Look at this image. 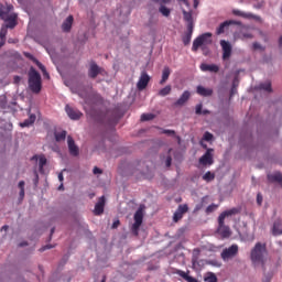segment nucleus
Returning a JSON list of instances; mask_svg holds the SVG:
<instances>
[{
  "label": "nucleus",
  "mask_w": 282,
  "mask_h": 282,
  "mask_svg": "<svg viewBox=\"0 0 282 282\" xmlns=\"http://www.w3.org/2000/svg\"><path fill=\"white\" fill-rule=\"evenodd\" d=\"M265 257H268V249L265 243L257 242L254 248L251 250V261L253 265H265Z\"/></svg>",
  "instance_id": "obj_2"
},
{
  "label": "nucleus",
  "mask_w": 282,
  "mask_h": 282,
  "mask_svg": "<svg viewBox=\"0 0 282 282\" xmlns=\"http://www.w3.org/2000/svg\"><path fill=\"white\" fill-rule=\"evenodd\" d=\"M118 226H120V220L119 219H117V220H115L113 223H112V229H116V228H118Z\"/></svg>",
  "instance_id": "obj_55"
},
{
  "label": "nucleus",
  "mask_w": 282,
  "mask_h": 282,
  "mask_svg": "<svg viewBox=\"0 0 282 282\" xmlns=\"http://www.w3.org/2000/svg\"><path fill=\"white\" fill-rule=\"evenodd\" d=\"M203 180L204 182H213V180H215V173L208 171L203 175Z\"/></svg>",
  "instance_id": "obj_32"
},
{
  "label": "nucleus",
  "mask_w": 282,
  "mask_h": 282,
  "mask_svg": "<svg viewBox=\"0 0 282 282\" xmlns=\"http://www.w3.org/2000/svg\"><path fill=\"white\" fill-rule=\"evenodd\" d=\"M150 82H151V76H149L147 72H142L137 83V89H139V91H143V89H147Z\"/></svg>",
  "instance_id": "obj_10"
},
{
  "label": "nucleus",
  "mask_w": 282,
  "mask_h": 282,
  "mask_svg": "<svg viewBox=\"0 0 282 282\" xmlns=\"http://www.w3.org/2000/svg\"><path fill=\"white\" fill-rule=\"evenodd\" d=\"M18 187L20 188V191H25V181H20Z\"/></svg>",
  "instance_id": "obj_51"
},
{
  "label": "nucleus",
  "mask_w": 282,
  "mask_h": 282,
  "mask_svg": "<svg viewBox=\"0 0 282 282\" xmlns=\"http://www.w3.org/2000/svg\"><path fill=\"white\" fill-rule=\"evenodd\" d=\"M203 105L202 104H198V105H196V109H195V113H196V116H202V109H203Z\"/></svg>",
  "instance_id": "obj_42"
},
{
  "label": "nucleus",
  "mask_w": 282,
  "mask_h": 282,
  "mask_svg": "<svg viewBox=\"0 0 282 282\" xmlns=\"http://www.w3.org/2000/svg\"><path fill=\"white\" fill-rule=\"evenodd\" d=\"M169 76H171V68L165 66L162 72V79L160 80V85H164L169 80Z\"/></svg>",
  "instance_id": "obj_25"
},
{
  "label": "nucleus",
  "mask_w": 282,
  "mask_h": 282,
  "mask_svg": "<svg viewBox=\"0 0 282 282\" xmlns=\"http://www.w3.org/2000/svg\"><path fill=\"white\" fill-rule=\"evenodd\" d=\"M34 63L35 65H37L39 69H41L43 76H45V78H50V73H47L45 66L41 62H39V59H36Z\"/></svg>",
  "instance_id": "obj_27"
},
{
  "label": "nucleus",
  "mask_w": 282,
  "mask_h": 282,
  "mask_svg": "<svg viewBox=\"0 0 282 282\" xmlns=\"http://www.w3.org/2000/svg\"><path fill=\"white\" fill-rule=\"evenodd\" d=\"M259 88L263 89L264 91H272V84L267 82L264 84H260Z\"/></svg>",
  "instance_id": "obj_35"
},
{
  "label": "nucleus",
  "mask_w": 282,
  "mask_h": 282,
  "mask_svg": "<svg viewBox=\"0 0 282 282\" xmlns=\"http://www.w3.org/2000/svg\"><path fill=\"white\" fill-rule=\"evenodd\" d=\"M173 162V158H171V155H169L165 160V166L169 169L171 166Z\"/></svg>",
  "instance_id": "obj_47"
},
{
  "label": "nucleus",
  "mask_w": 282,
  "mask_h": 282,
  "mask_svg": "<svg viewBox=\"0 0 282 282\" xmlns=\"http://www.w3.org/2000/svg\"><path fill=\"white\" fill-rule=\"evenodd\" d=\"M204 140H205L206 142H210V140H213V133H210V132H205V133H204Z\"/></svg>",
  "instance_id": "obj_43"
},
{
  "label": "nucleus",
  "mask_w": 282,
  "mask_h": 282,
  "mask_svg": "<svg viewBox=\"0 0 282 282\" xmlns=\"http://www.w3.org/2000/svg\"><path fill=\"white\" fill-rule=\"evenodd\" d=\"M191 39H193V35L191 33H185V35L183 36L184 45H191Z\"/></svg>",
  "instance_id": "obj_37"
},
{
  "label": "nucleus",
  "mask_w": 282,
  "mask_h": 282,
  "mask_svg": "<svg viewBox=\"0 0 282 282\" xmlns=\"http://www.w3.org/2000/svg\"><path fill=\"white\" fill-rule=\"evenodd\" d=\"M72 25H74V15H68L62 24L63 32H72Z\"/></svg>",
  "instance_id": "obj_20"
},
{
  "label": "nucleus",
  "mask_w": 282,
  "mask_h": 282,
  "mask_svg": "<svg viewBox=\"0 0 282 282\" xmlns=\"http://www.w3.org/2000/svg\"><path fill=\"white\" fill-rule=\"evenodd\" d=\"M171 91H172V87H171V85H167L164 88H162L161 90H159L158 96L165 97V96H169L171 94Z\"/></svg>",
  "instance_id": "obj_28"
},
{
  "label": "nucleus",
  "mask_w": 282,
  "mask_h": 282,
  "mask_svg": "<svg viewBox=\"0 0 282 282\" xmlns=\"http://www.w3.org/2000/svg\"><path fill=\"white\" fill-rule=\"evenodd\" d=\"M236 93H237V88L235 87V83H234L230 96H235Z\"/></svg>",
  "instance_id": "obj_57"
},
{
  "label": "nucleus",
  "mask_w": 282,
  "mask_h": 282,
  "mask_svg": "<svg viewBox=\"0 0 282 282\" xmlns=\"http://www.w3.org/2000/svg\"><path fill=\"white\" fill-rule=\"evenodd\" d=\"M153 3H160V6H169L171 0H151Z\"/></svg>",
  "instance_id": "obj_40"
},
{
  "label": "nucleus",
  "mask_w": 282,
  "mask_h": 282,
  "mask_svg": "<svg viewBox=\"0 0 282 282\" xmlns=\"http://www.w3.org/2000/svg\"><path fill=\"white\" fill-rule=\"evenodd\" d=\"M213 149H207L205 154L198 160L199 164L203 166H213L215 160L213 159Z\"/></svg>",
  "instance_id": "obj_8"
},
{
  "label": "nucleus",
  "mask_w": 282,
  "mask_h": 282,
  "mask_svg": "<svg viewBox=\"0 0 282 282\" xmlns=\"http://www.w3.org/2000/svg\"><path fill=\"white\" fill-rule=\"evenodd\" d=\"M91 98H94L95 100H97V102H102V97L99 94H93Z\"/></svg>",
  "instance_id": "obj_45"
},
{
  "label": "nucleus",
  "mask_w": 282,
  "mask_h": 282,
  "mask_svg": "<svg viewBox=\"0 0 282 282\" xmlns=\"http://www.w3.org/2000/svg\"><path fill=\"white\" fill-rule=\"evenodd\" d=\"M191 98V91L185 90L177 101L174 102V107H184Z\"/></svg>",
  "instance_id": "obj_14"
},
{
  "label": "nucleus",
  "mask_w": 282,
  "mask_h": 282,
  "mask_svg": "<svg viewBox=\"0 0 282 282\" xmlns=\"http://www.w3.org/2000/svg\"><path fill=\"white\" fill-rule=\"evenodd\" d=\"M188 213V205H180L173 215V221L177 224Z\"/></svg>",
  "instance_id": "obj_13"
},
{
  "label": "nucleus",
  "mask_w": 282,
  "mask_h": 282,
  "mask_svg": "<svg viewBox=\"0 0 282 282\" xmlns=\"http://www.w3.org/2000/svg\"><path fill=\"white\" fill-rule=\"evenodd\" d=\"M6 36H8V28L2 26L0 30V39L1 41H6Z\"/></svg>",
  "instance_id": "obj_39"
},
{
  "label": "nucleus",
  "mask_w": 282,
  "mask_h": 282,
  "mask_svg": "<svg viewBox=\"0 0 282 282\" xmlns=\"http://www.w3.org/2000/svg\"><path fill=\"white\" fill-rule=\"evenodd\" d=\"M20 202H23L24 197H25V189H20Z\"/></svg>",
  "instance_id": "obj_54"
},
{
  "label": "nucleus",
  "mask_w": 282,
  "mask_h": 282,
  "mask_svg": "<svg viewBox=\"0 0 282 282\" xmlns=\"http://www.w3.org/2000/svg\"><path fill=\"white\" fill-rule=\"evenodd\" d=\"M54 231H55V228L53 227V228L51 229L50 240L52 239V235H54Z\"/></svg>",
  "instance_id": "obj_62"
},
{
  "label": "nucleus",
  "mask_w": 282,
  "mask_h": 282,
  "mask_svg": "<svg viewBox=\"0 0 282 282\" xmlns=\"http://www.w3.org/2000/svg\"><path fill=\"white\" fill-rule=\"evenodd\" d=\"M193 28H195V24L193 22H188L186 34H192L193 35Z\"/></svg>",
  "instance_id": "obj_41"
},
{
  "label": "nucleus",
  "mask_w": 282,
  "mask_h": 282,
  "mask_svg": "<svg viewBox=\"0 0 282 282\" xmlns=\"http://www.w3.org/2000/svg\"><path fill=\"white\" fill-rule=\"evenodd\" d=\"M143 219H144V212L142 210V208H139L134 213V223L132 225V232L135 237H138L140 232V226H142Z\"/></svg>",
  "instance_id": "obj_5"
},
{
  "label": "nucleus",
  "mask_w": 282,
  "mask_h": 282,
  "mask_svg": "<svg viewBox=\"0 0 282 282\" xmlns=\"http://www.w3.org/2000/svg\"><path fill=\"white\" fill-rule=\"evenodd\" d=\"M159 12L163 15V17H171V9L166 8V6L161 4L159 8Z\"/></svg>",
  "instance_id": "obj_30"
},
{
  "label": "nucleus",
  "mask_w": 282,
  "mask_h": 282,
  "mask_svg": "<svg viewBox=\"0 0 282 282\" xmlns=\"http://www.w3.org/2000/svg\"><path fill=\"white\" fill-rule=\"evenodd\" d=\"M8 225L2 226L1 230H8Z\"/></svg>",
  "instance_id": "obj_64"
},
{
  "label": "nucleus",
  "mask_w": 282,
  "mask_h": 282,
  "mask_svg": "<svg viewBox=\"0 0 282 282\" xmlns=\"http://www.w3.org/2000/svg\"><path fill=\"white\" fill-rule=\"evenodd\" d=\"M104 72H105V69L102 67L98 66V64H96V62H90L89 69H88L89 78H97L98 75L102 74Z\"/></svg>",
  "instance_id": "obj_11"
},
{
  "label": "nucleus",
  "mask_w": 282,
  "mask_h": 282,
  "mask_svg": "<svg viewBox=\"0 0 282 282\" xmlns=\"http://www.w3.org/2000/svg\"><path fill=\"white\" fill-rule=\"evenodd\" d=\"M239 254V246L231 245L229 248H225L220 253L223 261H230V259H235V256Z\"/></svg>",
  "instance_id": "obj_6"
},
{
  "label": "nucleus",
  "mask_w": 282,
  "mask_h": 282,
  "mask_svg": "<svg viewBox=\"0 0 282 282\" xmlns=\"http://www.w3.org/2000/svg\"><path fill=\"white\" fill-rule=\"evenodd\" d=\"M24 56L30 61H32L33 63H35L36 61V57H34V55H32L31 53H24Z\"/></svg>",
  "instance_id": "obj_46"
},
{
  "label": "nucleus",
  "mask_w": 282,
  "mask_h": 282,
  "mask_svg": "<svg viewBox=\"0 0 282 282\" xmlns=\"http://www.w3.org/2000/svg\"><path fill=\"white\" fill-rule=\"evenodd\" d=\"M199 67L202 72H210L212 74H217L219 72V67L217 66V64L203 63Z\"/></svg>",
  "instance_id": "obj_17"
},
{
  "label": "nucleus",
  "mask_w": 282,
  "mask_h": 282,
  "mask_svg": "<svg viewBox=\"0 0 282 282\" xmlns=\"http://www.w3.org/2000/svg\"><path fill=\"white\" fill-rule=\"evenodd\" d=\"M155 115L153 113H143L141 115V122H149V120H154Z\"/></svg>",
  "instance_id": "obj_34"
},
{
  "label": "nucleus",
  "mask_w": 282,
  "mask_h": 282,
  "mask_svg": "<svg viewBox=\"0 0 282 282\" xmlns=\"http://www.w3.org/2000/svg\"><path fill=\"white\" fill-rule=\"evenodd\" d=\"M213 33H204L196 37L193 42L192 52H197L202 45H210L213 43Z\"/></svg>",
  "instance_id": "obj_4"
},
{
  "label": "nucleus",
  "mask_w": 282,
  "mask_h": 282,
  "mask_svg": "<svg viewBox=\"0 0 282 282\" xmlns=\"http://www.w3.org/2000/svg\"><path fill=\"white\" fill-rule=\"evenodd\" d=\"M34 122H36V115H30L28 119L20 123V127H22V129H24L25 127H32Z\"/></svg>",
  "instance_id": "obj_23"
},
{
  "label": "nucleus",
  "mask_w": 282,
  "mask_h": 282,
  "mask_svg": "<svg viewBox=\"0 0 282 282\" xmlns=\"http://www.w3.org/2000/svg\"><path fill=\"white\" fill-rule=\"evenodd\" d=\"M269 182H276L278 184H282V174L281 172H275L273 174H268Z\"/></svg>",
  "instance_id": "obj_24"
},
{
  "label": "nucleus",
  "mask_w": 282,
  "mask_h": 282,
  "mask_svg": "<svg viewBox=\"0 0 282 282\" xmlns=\"http://www.w3.org/2000/svg\"><path fill=\"white\" fill-rule=\"evenodd\" d=\"M225 221V219L218 217L217 232L221 237V239H228L232 235V231H230V227L226 226Z\"/></svg>",
  "instance_id": "obj_7"
},
{
  "label": "nucleus",
  "mask_w": 282,
  "mask_h": 282,
  "mask_svg": "<svg viewBox=\"0 0 282 282\" xmlns=\"http://www.w3.org/2000/svg\"><path fill=\"white\" fill-rule=\"evenodd\" d=\"M217 208H218V205L212 204L206 208L205 213H206V215H210V213H215V210H217Z\"/></svg>",
  "instance_id": "obj_38"
},
{
  "label": "nucleus",
  "mask_w": 282,
  "mask_h": 282,
  "mask_svg": "<svg viewBox=\"0 0 282 282\" xmlns=\"http://www.w3.org/2000/svg\"><path fill=\"white\" fill-rule=\"evenodd\" d=\"M105 196L99 197L97 204L95 205V215H102L105 213Z\"/></svg>",
  "instance_id": "obj_18"
},
{
  "label": "nucleus",
  "mask_w": 282,
  "mask_h": 282,
  "mask_svg": "<svg viewBox=\"0 0 282 282\" xmlns=\"http://www.w3.org/2000/svg\"><path fill=\"white\" fill-rule=\"evenodd\" d=\"M279 45H280V47H282V36H280V39H279Z\"/></svg>",
  "instance_id": "obj_63"
},
{
  "label": "nucleus",
  "mask_w": 282,
  "mask_h": 282,
  "mask_svg": "<svg viewBox=\"0 0 282 282\" xmlns=\"http://www.w3.org/2000/svg\"><path fill=\"white\" fill-rule=\"evenodd\" d=\"M240 213H241V209H239L237 207H234L231 209L223 212L218 217L220 219H225L226 220L227 217H232V215H239Z\"/></svg>",
  "instance_id": "obj_19"
},
{
  "label": "nucleus",
  "mask_w": 282,
  "mask_h": 282,
  "mask_svg": "<svg viewBox=\"0 0 282 282\" xmlns=\"http://www.w3.org/2000/svg\"><path fill=\"white\" fill-rule=\"evenodd\" d=\"M77 94H78V96H80V98H84L86 104H89V99L87 98L86 93H77Z\"/></svg>",
  "instance_id": "obj_49"
},
{
  "label": "nucleus",
  "mask_w": 282,
  "mask_h": 282,
  "mask_svg": "<svg viewBox=\"0 0 282 282\" xmlns=\"http://www.w3.org/2000/svg\"><path fill=\"white\" fill-rule=\"evenodd\" d=\"M253 50H261V44H259L258 42H254Z\"/></svg>",
  "instance_id": "obj_56"
},
{
  "label": "nucleus",
  "mask_w": 282,
  "mask_h": 282,
  "mask_svg": "<svg viewBox=\"0 0 282 282\" xmlns=\"http://www.w3.org/2000/svg\"><path fill=\"white\" fill-rule=\"evenodd\" d=\"M202 113H203V116H208V113H210V111L209 110H203Z\"/></svg>",
  "instance_id": "obj_59"
},
{
  "label": "nucleus",
  "mask_w": 282,
  "mask_h": 282,
  "mask_svg": "<svg viewBox=\"0 0 282 282\" xmlns=\"http://www.w3.org/2000/svg\"><path fill=\"white\" fill-rule=\"evenodd\" d=\"M257 204L258 206H261V204H263V195H261V193L257 194Z\"/></svg>",
  "instance_id": "obj_44"
},
{
  "label": "nucleus",
  "mask_w": 282,
  "mask_h": 282,
  "mask_svg": "<svg viewBox=\"0 0 282 282\" xmlns=\"http://www.w3.org/2000/svg\"><path fill=\"white\" fill-rule=\"evenodd\" d=\"M162 133H164L165 135H175L174 130H162Z\"/></svg>",
  "instance_id": "obj_50"
},
{
  "label": "nucleus",
  "mask_w": 282,
  "mask_h": 282,
  "mask_svg": "<svg viewBox=\"0 0 282 282\" xmlns=\"http://www.w3.org/2000/svg\"><path fill=\"white\" fill-rule=\"evenodd\" d=\"M58 180H59V182H63V180H64L63 173H59V174H58Z\"/></svg>",
  "instance_id": "obj_60"
},
{
  "label": "nucleus",
  "mask_w": 282,
  "mask_h": 282,
  "mask_svg": "<svg viewBox=\"0 0 282 282\" xmlns=\"http://www.w3.org/2000/svg\"><path fill=\"white\" fill-rule=\"evenodd\" d=\"M183 19L184 21H186L187 23H193V13L188 12L186 10H183Z\"/></svg>",
  "instance_id": "obj_33"
},
{
  "label": "nucleus",
  "mask_w": 282,
  "mask_h": 282,
  "mask_svg": "<svg viewBox=\"0 0 282 282\" xmlns=\"http://www.w3.org/2000/svg\"><path fill=\"white\" fill-rule=\"evenodd\" d=\"M12 10H14V7L12 4H7V7L0 4V19L4 21V26L9 30H14V28H17L18 15L15 13L10 14Z\"/></svg>",
  "instance_id": "obj_1"
},
{
  "label": "nucleus",
  "mask_w": 282,
  "mask_h": 282,
  "mask_svg": "<svg viewBox=\"0 0 282 282\" xmlns=\"http://www.w3.org/2000/svg\"><path fill=\"white\" fill-rule=\"evenodd\" d=\"M29 88L33 94H41V90L43 89L41 74L32 66L29 70Z\"/></svg>",
  "instance_id": "obj_3"
},
{
  "label": "nucleus",
  "mask_w": 282,
  "mask_h": 282,
  "mask_svg": "<svg viewBox=\"0 0 282 282\" xmlns=\"http://www.w3.org/2000/svg\"><path fill=\"white\" fill-rule=\"evenodd\" d=\"M52 248H54V246H52V245H46V246H44V247H42V248L40 249V252H45V250H52Z\"/></svg>",
  "instance_id": "obj_48"
},
{
  "label": "nucleus",
  "mask_w": 282,
  "mask_h": 282,
  "mask_svg": "<svg viewBox=\"0 0 282 282\" xmlns=\"http://www.w3.org/2000/svg\"><path fill=\"white\" fill-rule=\"evenodd\" d=\"M13 80H14V83H21V77L14 76Z\"/></svg>",
  "instance_id": "obj_58"
},
{
  "label": "nucleus",
  "mask_w": 282,
  "mask_h": 282,
  "mask_svg": "<svg viewBox=\"0 0 282 282\" xmlns=\"http://www.w3.org/2000/svg\"><path fill=\"white\" fill-rule=\"evenodd\" d=\"M65 111L70 120H80L83 118V112L76 108H72L69 105L65 106Z\"/></svg>",
  "instance_id": "obj_12"
},
{
  "label": "nucleus",
  "mask_w": 282,
  "mask_h": 282,
  "mask_svg": "<svg viewBox=\"0 0 282 282\" xmlns=\"http://www.w3.org/2000/svg\"><path fill=\"white\" fill-rule=\"evenodd\" d=\"M229 25H237L236 21L229 20V21H225L223 22L219 28L216 30V34H224V32H226V28H228Z\"/></svg>",
  "instance_id": "obj_21"
},
{
  "label": "nucleus",
  "mask_w": 282,
  "mask_h": 282,
  "mask_svg": "<svg viewBox=\"0 0 282 282\" xmlns=\"http://www.w3.org/2000/svg\"><path fill=\"white\" fill-rule=\"evenodd\" d=\"M45 164H47V159L45 158V155H40L39 158L40 173H43V167L45 166Z\"/></svg>",
  "instance_id": "obj_31"
},
{
  "label": "nucleus",
  "mask_w": 282,
  "mask_h": 282,
  "mask_svg": "<svg viewBox=\"0 0 282 282\" xmlns=\"http://www.w3.org/2000/svg\"><path fill=\"white\" fill-rule=\"evenodd\" d=\"M67 143H68V151L70 155H74V156L78 155L79 150L76 147V142L74 141V138H72V135L67 137Z\"/></svg>",
  "instance_id": "obj_15"
},
{
  "label": "nucleus",
  "mask_w": 282,
  "mask_h": 282,
  "mask_svg": "<svg viewBox=\"0 0 282 282\" xmlns=\"http://www.w3.org/2000/svg\"><path fill=\"white\" fill-rule=\"evenodd\" d=\"M271 232L273 235V237H281L282 235V220L278 219L273 223Z\"/></svg>",
  "instance_id": "obj_16"
},
{
  "label": "nucleus",
  "mask_w": 282,
  "mask_h": 282,
  "mask_svg": "<svg viewBox=\"0 0 282 282\" xmlns=\"http://www.w3.org/2000/svg\"><path fill=\"white\" fill-rule=\"evenodd\" d=\"M54 135L56 142H62V140H65V138H67V131L63 130L62 132H55Z\"/></svg>",
  "instance_id": "obj_29"
},
{
  "label": "nucleus",
  "mask_w": 282,
  "mask_h": 282,
  "mask_svg": "<svg viewBox=\"0 0 282 282\" xmlns=\"http://www.w3.org/2000/svg\"><path fill=\"white\" fill-rule=\"evenodd\" d=\"M93 173H94V175H100V174H102V170H100L99 167H94V170H93Z\"/></svg>",
  "instance_id": "obj_52"
},
{
  "label": "nucleus",
  "mask_w": 282,
  "mask_h": 282,
  "mask_svg": "<svg viewBox=\"0 0 282 282\" xmlns=\"http://www.w3.org/2000/svg\"><path fill=\"white\" fill-rule=\"evenodd\" d=\"M232 14H235V17H241L242 19H252V13H246L241 10L235 9L232 11Z\"/></svg>",
  "instance_id": "obj_26"
},
{
  "label": "nucleus",
  "mask_w": 282,
  "mask_h": 282,
  "mask_svg": "<svg viewBox=\"0 0 282 282\" xmlns=\"http://www.w3.org/2000/svg\"><path fill=\"white\" fill-rule=\"evenodd\" d=\"M199 6V1L194 0V8H197Z\"/></svg>",
  "instance_id": "obj_61"
},
{
  "label": "nucleus",
  "mask_w": 282,
  "mask_h": 282,
  "mask_svg": "<svg viewBox=\"0 0 282 282\" xmlns=\"http://www.w3.org/2000/svg\"><path fill=\"white\" fill-rule=\"evenodd\" d=\"M220 47L223 48V61H228L232 56V45L230 42L221 40Z\"/></svg>",
  "instance_id": "obj_9"
},
{
  "label": "nucleus",
  "mask_w": 282,
  "mask_h": 282,
  "mask_svg": "<svg viewBox=\"0 0 282 282\" xmlns=\"http://www.w3.org/2000/svg\"><path fill=\"white\" fill-rule=\"evenodd\" d=\"M196 93L198 94V96H204L205 98L208 96H213V89L205 88L204 86H197Z\"/></svg>",
  "instance_id": "obj_22"
},
{
  "label": "nucleus",
  "mask_w": 282,
  "mask_h": 282,
  "mask_svg": "<svg viewBox=\"0 0 282 282\" xmlns=\"http://www.w3.org/2000/svg\"><path fill=\"white\" fill-rule=\"evenodd\" d=\"M8 43L14 45V44L19 43V40H18V39H13V37H9V39H8Z\"/></svg>",
  "instance_id": "obj_53"
},
{
  "label": "nucleus",
  "mask_w": 282,
  "mask_h": 282,
  "mask_svg": "<svg viewBox=\"0 0 282 282\" xmlns=\"http://www.w3.org/2000/svg\"><path fill=\"white\" fill-rule=\"evenodd\" d=\"M205 282H217V275L215 273H208L207 276L204 278Z\"/></svg>",
  "instance_id": "obj_36"
}]
</instances>
